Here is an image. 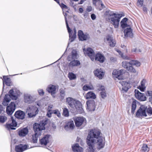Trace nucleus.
Wrapping results in <instances>:
<instances>
[{"label":"nucleus","instance_id":"obj_1","mask_svg":"<svg viewBox=\"0 0 152 152\" xmlns=\"http://www.w3.org/2000/svg\"><path fill=\"white\" fill-rule=\"evenodd\" d=\"M100 134L101 132L98 130H93L90 131L87 138L86 142L88 146L86 149L87 152H94L96 149V144L97 145L98 149L104 147V140Z\"/></svg>","mask_w":152,"mask_h":152},{"label":"nucleus","instance_id":"obj_2","mask_svg":"<svg viewBox=\"0 0 152 152\" xmlns=\"http://www.w3.org/2000/svg\"><path fill=\"white\" fill-rule=\"evenodd\" d=\"M66 102L71 108H76L78 113H81L83 112V110L82 107V105L80 101L69 97L67 98Z\"/></svg>","mask_w":152,"mask_h":152},{"label":"nucleus","instance_id":"obj_3","mask_svg":"<svg viewBox=\"0 0 152 152\" xmlns=\"http://www.w3.org/2000/svg\"><path fill=\"white\" fill-rule=\"evenodd\" d=\"M65 17V19L66 25V27L68 30V31L69 34V40L70 42H72L74 41L75 39L76 38V28H74V31H72V30L69 27L66 16L67 14L66 13H63Z\"/></svg>","mask_w":152,"mask_h":152},{"label":"nucleus","instance_id":"obj_4","mask_svg":"<svg viewBox=\"0 0 152 152\" xmlns=\"http://www.w3.org/2000/svg\"><path fill=\"white\" fill-rule=\"evenodd\" d=\"M111 16H112L110 18L111 23L115 28H118L119 26V21L122 17V15L121 14H116L113 13Z\"/></svg>","mask_w":152,"mask_h":152},{"label":"nucleus","instance_id":"obj_5","mask_svg":"<svg viewBox=\"0 0 152 152\" xmlns=\"http://www.w3.org/2000/svg\"><path fill=\"white\" fill-rule=\"evenodd\" d=\"M45 124L43 122H41L39 124L35 123L34 124L33 129L36 135H41L42 131L45 129Z\"/></svg>","mask_w":152,"mask_h":152},{"label":"nucleus","instance_id":"obj_6","mask_svg":"<svg viewBox=\"0 0 152 152\" xmlns=\"http://www.w3.org/2000/svg\"><path fill=\"white\" fill-rule=\"evenodd\" d=\"M26 111L28 113V115L29 117L32 118L38 113V110L34 106H31L27 108Z\"/></svg>","mask_w":152,"mask_h":152},{"label":"nucleus","instance_id":"obj_7","mask_svg":"<svg viewBox=\"0 0 152 152\" xmlns=\"http://www.w3.org/2000/svg\"><path fill=\"white\" fill-rule=\"evenodd\" d=\"M17 125V123L16 121L13 118L11 117L8 123L5 125V127L8 130L15 129V128L14 127H16Z\"/></svg>","mask_w":152,"mask_h":152},{"label":"nucleus","instance_id":"obj_8","mask_svg":"<svg viewBox=\"0 0 152 152\" xmlns=\"http://www.w3.org/2000/svg\"><path fill=\"white\" fill-rule=\"evenodd\" d=\"M122 66L123 67L126 68L130 72L135 73L136 72L135 69L126 61H124L122 62Z\"/></svg>","mask_w":152,"mask_h":152},{"label":"nucleus","instance_id":"obj_9","mask_svg":"<svg viewBox=\"0 0 152 152\" xmlns=\"http://www.w3.org/2000/svg\"><path fill=\"white\" fill-rule=\"evenodd\" d=\"M84 53L86 54L89 56L91 60L93 61L95 59V53L94 51L91 48H88L86 50H85V49H83Z\"/></svg>","mask_w":152,"mask_h":152},{"label":"nucleus","instance_id":"obj_10","mask_svg":"<svg viewBox=\"0 0 152 152\" xmlns=\"http://www.w3.org/2000/svg\"><path fill=\"white\" fill-rule=\"evenodd\" d=\"M15 104L14 102H11L10 105L7 107L6 112L9 115H11L15 110Z\"/></svg>","mask_w":152,"mask_h":152},{"label":"nucleus","instance_id":"obj_11","mask_svg":"<svg viewBox=\"0 0 152 152\" xmlns=\"http://www.w3.org/2000/svg\"><path fill=\"white\" fill-rule=\"evenodd\" d=\"M76 126L77 127L81 126L86 120L83 117H76L74 119Z\"/></svg>","mask_w":152,"mask_h":152},{"label":"nucleus","instance_id":"obj_12","mask_svg":"<svg viewBox=\"0 0 152 152\" xmlns=\"http://www.w3.org/2000/svg\"><path fill=\"white\" fill-rule=\"evenodd\" d=\"M134 92L135 96L136 99L141 101H144L146 100V97L138 90L135 89Z\"/></svg>","mask_w":152,"mask_h":152},{"label":"nucleus","instance_id":"obj_13","mask_svg":"<svg viewBox=\"0 0 152 152\" xmlns=\"http://www.w3.org/2000/svg\"><path fill=\"white\" fill-rule=\"evenodd\" d=\"M87 109L89 111H94L95 109V102L94 100H88L86 102Z\"/></svg>","mask_w":152,"mask_h":152},{"label":"nucleus","instance_id":"obj_14","mask_svg":"<svg viewBox=\"0 0 152 152\" xmlns=\"http://www.w3.org/2000/svg\"><path fill=\"white\" fill-rule=\"evenodd\" d=\"M78 36L80 40L81 41L86 40L89 39V36L88 34H84L81 30H79L78 31Z\"/></svg>","mask_w":152,"mask_h":152},{"label":"nucleus","instance_id":"obj_15","mask_svg":"<svg viewBox=\"0 0 152 152\" xmlns=\"http://www.w3.org/2000/svg\"><path fill=\"white\" fill-rule=\"evenodd\" d=\"M124 33L125 37L132 38L133 37V34L130 26L124 29Z\"/></svg>","mask_w":152,"mask_h":152},{"label":"nucleus","instance_id":"obj_16","mask_svg":"<svg viewBox=\"0 0 152 152\" xmlns=\"http://www.w3.org/2000/svg\"><path fill=\"white\" fill-rule=\"evenodd\" d=\"M95 75L99 79H102L104 75V72L101 69H97L94 72Z\"/></svg>","mask_w":152,"mask_h":152},{"label":"nucleus","instance_id":"obj_17","mask_svg":"<svg viewBox=\"0 0 152 152\" xmlns=\"http://www.w3.org/2000/svg\"><path fill=\"white\" fill-rule=\"evenodd\" d=\"M56 88L57 87L56 86L50 85L48 86L47 90L49 93L51 94V95L53 97H55L54 95L56 93Z\"/></svg>","mask_w":152,"mask_h":152},{"label":"nucleus","instance_id":"obj_18","mask_svg":"<svg viewBox=\"0 0 152 152\" xmlns=\"http://www.w3.org/2000/svg\"><path fill=\"white\" fill-rule=\"evenodd\" d=\"M27 146L26 145H23L20 144L16 146L15 150L17 152H22L27 148Z\"/></svg>","mask_w":152,"mask_h":152},{"label":"nucleus","instance_id":"obj_19","mask_svg":"<svg viewBox=\"0 0 152 152\" xmlns=\"http://www.w3.org/2000/svg\"><path fill=\"white\" fill-rule=\"evenodd\" d=\"M77 54L76 50H73L72 51L71 55L69 56L67 58L68 61H71L77 59Z\"/></svg>","mask_w":152,"mask_h":152},{"label":"nucleus","instance_id":"obj_20","mask_svg":"<svg viewBox=\"0 0 152 152\" xmlns=\"http://www.w3.org/2000/svg\"><path fill=\"white\" fill-rule=\"evenodd\" d=\"M95 58L96 61H97L101 63H103L105 59L104 56L102 54L99 53H98L96 55Z\"/></svg>","mask_w":152,"mask_h":152},{"label":"nucleus","instance_id":"obj_21","mask_svg":"<svg viewBox=\"0 0 152 152\" xmlns=\"http://www.w3.org/2000/svg\"><path fill=\"white\" fill-rule=\"evenodd\" d=\"M25 115V113L21 110H18L16 112L15 114V115L17 118L22 120L24 118Z\"/></svg>","mask_w":152,"mask_h":152},{"label":"nucleus","instance_id":"obj_22","mask_svg":"<svg viewBox=\"0 0 152 152\" xmlns=\"http://www.w3.org/2000/svg\"><path fill=\"white\" fill-rule=\"evenodd\" d=\"M106 39L107 41L108 42L109 45L112 47H114L115 46L116 43L114 39L111 36L107 35L106 36Z\"/></svg>","mask_w":152,"mask_h":152},{"label":"nucleus","instance_id":"obj_23","mask_svg":"<svg viewBox=\"0 0 152 152\" xmlns=\"http://www.w3.org/2000/svg\"><path fill=\"white\" fill-rule=\"evenodd\" d=\"M136 114L137 117H138L142 116H147L145 110L142 109L140 107L137 110Z\"/></svg>","mask_w":152,"mask_h":152},{"label":"nucleus","instance_id":"obj_24","mask_svg":"<svg viewBox=\"0 0 152 152\" xmlns=\"http://www.w3.org/2000/svg\"><path fill=\"white\" fill-rule=\"evenodd\" d=\"M128 19L126 18H124L120 23L121 26L122 28H124L126 27H130V25L127 23Z\"/></svg>","mask_w":152,"mask_h":152},{"label":"nucleus","instance_id":"obj_25","mask_svg":"<svg viewBox=\"0 0 152 152\" xmlns=\"http://www.w3.org/2000/svg\"><path fill=\"white\" fill-rule=\"evenodd\" d=\"M28 129L27 128H23L18 131V134L20 136H25L28 133Z\"/></svg>","mask_w":152,"mask_h":152},{"label":"nucleus","instance_id":"obj_26","mask_svg":"<svg viewBox=\"0 0 152 152\" xmlns=\"http://www.w3.org/2000/svg\"><path fill=\"white\" fill-rule=\"evenodd\" d=\"M72 150L74 152H82L83 148L77 144H75L72 146Z\"/></svg>","mask_w":152,"mask_h":152},{"label":"nucleus","instance_id":"obj_27","mask_svg":"<svg viewBox=\"0 0 152 152\" xmlns=\"http://www.w3.org/2000/svg\"><path fill=\"white\" fill-rule=\"evenodd\" d=\"M50 136L47 135L40 140V143L43 145H46L49 142V139Z\"/></svg>","mask_w":152,"mask_h":152},{"label":"nucleus","instance_id":"obj_28","mask_svg":"<svg viewBox=\"0 0 152 152\" xmlns=\"http://www.w3.org/2000/svg\"><path fill=\"white\" fill-rule=\"evenodd\" d=\"M85 97L86 99H94L96 98V96L95 94L92 92L89 91L86 94Z\"/></svg>","mask_w":152,"mask_h":152},{"label":"nucleus","instance_id":"obj_29","mask_svg":"<svg viewBox=\"0 0 152 152\" xmlns=\"http://www.w3.org/2000/svg\"><path fill=\"white\" fill-rule=\"evenodd\" d=\"M124 73V70L123 69H121L119 71L114 70L113 72V74L116 77L119 78V77L123 75Z\"/></svg>","mask_w":152,"mask_h":152},{"label":"nucleus","instance_id":"obj_30","mask_svg":"<svg viewBox=\"0 0 152 152\" xmlns=\"http://www.w3.org/2000/svg\"><path fill=\"white\" fill-rule=\"evenodd\" d=\"M9 94H7L6 95H9L10 97V99L12 98V99L16 100L17 99L18 97L17 94L14 93L13 89L10 90L9 92Z\"/></svg>","mask_w":152,"mask_h":152},{"label":"nucleus","instance_id":"obj_31","mask_svg":"<svg viewBox=\"0 0 152 152\" xmlns=\"http://www.w3.org/2000/svg\"><path fill=\"white\" fill-rule=\"evenodd\" d=\"M75 127L74 122L72 121H70L68 122L64 126L65 129L66 130H68L69 128L72 129Z\"/></svg>","mask_w":152,"mask_h":152},{"label":"nucleus","instance_id":"obj_32","mask_svg":"<svg viewBox=\"0 0 152 152\" xmlns=\"http://www.w3.org/2000/svg\"><path fill=\"white\" fill-rule=\"evenodd\" d=\"M122 85V89L126 91L129 89V84L125 81H122L119 82Z\"/></svg>","mask_w":152,"mask_h":152},{"label":"nucleus","instance_id":"obj_33","mask_svg":"<svg viewBox=\"0 0 152 152\" xmlns=\"http://www.w3.org/2000/svg\"><path fill=\"white\" fill-rule=\"evenodd\" d=\"M10 96L9 95H5L2 104L4 106H7L8 104V103L10 101Z\"/></svg>","mask_w":152,"mask_h":152},{"label":"nucleus","instance_id":"obj_34","mask_svg":"<svg viewBox=\"0 0 152 152\" xmlns=\"http://www.w3.org/2000/svg\"><path fill=\"white\" fill-rule=\"evenodd\" d=\"M69 63V66L70 67H72L77 66L80 64V61L78 60H72Z\"/></svg>","mask_w":152,"mask_h":152},{"label":"nucleus","instance_id":"obj_35","mask_svg":"<svg viewBox=\"0 0 152 152\" xmlns=\"http://www.w3.org/2000/svg\"><path fill=\"white\" fill-rule=\"evenodd\" d=\"M32 97L28 94H25L24 96V100L25 102L28 103H31L32 102Z\"/></svg>","mask_w":152,"mask_h":152},{"label":"nucleus","instance_id":"obj_36","mask_svg":"<svg viewBox=\"0 0 152 152\" xmlns=\"http://www.w3.org/2000/svg\"><path fill=\"white\" fill-rule=\"evenodd\" d=\"M131 65H135L137 66H139L141 65L140 63L137 60H132L128 62Z\"/></svg>","mask_w":152,"mask_h":152},{"label":"nucleus","instance_id":"obj_37","mask_svg":"<svg viewBox=\"0 0 152 152\" xmlns=\"http://www.w3.org/2000/svg\"><path fill=\"white\" fill-rule=\"evenodd\" d=\"M150 148L148 147L146 144H143L140 150V152H148Z\"/></svg>","mask_w":152,"mask_h":152},{"label":"nucleus","instance_id":"obj_38","mask_svg":"<svg viewBox=\"0 0 152 152\" xmlns=\"http://www.w3.org/2000/svg\"><path fill=\"white\" fill-rule=\"evenodd\" d=\"M145 81H146L145 80H143L141 82V86H139L140 89L141 91H143L145 89Z\"/></svg>","mask_w":152,"mask_h":152},{"label":"nucleus","instance_id":"obj_39","mask_svg":"<svg viewBox=\"0 0 152 152\" xmlns=\"http://www.w3.org/2000/svg\"><path fill=\"white\" fill-rule=\"evenodd\" d=\"M83 89L84 91H87L89 90H93L94 89V88L92 86H88L85 85L83 86Z\"/></svg>","mask_w":152,"mask_h":152},{"label":"nucleus","instance_id":"obj_40","mask_svg":"<svg viewBox=\"0 0 152 152\" xmlns=\"http://www.w3.org/2000/svg\"><path fill=\"white\" fill-rule=\"evenodd\" d=\"M3 82H4L7 85L9 86L10 81V79L7 77L5 76H3Z\"/></svg>","mask_w":152,"mask_h":152},{"label":"nucleus","instance_id":"obj_41","mask_svg":"<svg viewBox=\"0 0 152 152\" xmlns=\"http://www.w3.org/2000/svg\"><path fill=\"white\" fill-rule=\"evenodd\" d=\"M68 77L70 80H74L76 78V75L72 72H69V73Z\"/></svg>","mask_w":152,"mask_h":152},{"label":"nucleus","instance_id":"obj_42","mask_svg":"<svg viewBox=\"0 0 152 152\" xmlns=\"http://www.w3.org/2000/svg\"><path fill=\"white\" fill-rule=\"evenodd\" d=\"M40 135H35V133L34 135H32V141L34 143H36L37 142L38 136Z\"/></svg>","mask_w":152,"mask_h":152},{"label":"nucleus","instance_id":"obj_43","mask_svg":"<svg viewBox=\"0 0 152 152\" xmlns=\"http://www.w3.org/2000/svg\"><path fill=\"white\" fill-rule=\"evenodd\" d=\"M7 120V117L4 115H0V123H4Z\"/></svg>","mask_w":152,"mask_h":152},{"label":"nucleus","instance_id":"obj_44","mask_svg":"<svg viewBox=\"0 0 152 152\" xmlns=\"http://www.w3.org/2000/svg\"><path fill=\"white\" fill-rule=\"evenodd\" d=\"M59 4L61 6V7L62 8V9H65V11L67 12H69V7H68L66 5L64 4L63 3L60 4V3Z\"/></svg>","mask_w":152,"mask_h":152},{"label":"nucleus","instance_id":"obj_45","mask_svg":"<svg viewBox=\"0 0 152 152\" xmlns=\"http://www.w3.org/2000/svg\"><path fill=\"white\" fill-rule=\"evenodd\" d=\"M136 107V102L134 101L132 103V113L134 114V113Z\"/></svg>","mask_w":152,"mask_h":152},{"label":"nucleus","instance_id":"obj_46","mask_svg":"<svg viewBox=\"0 0 152 152\" xmlns=\"http://www.w3.org/2000/svg\"><path fill=\"white\" fill-rule=\"evenodd\" d=\"M63 115L65 117H68L69 116V112L68 109L64 108L63 111Z\"/></svg>","mask_w":152,"mask_h":152},{"label":"nucleus","instance_id":"obj_47","mask_svg":"<svg viewBox=\"0 0 152 152\" xmlns=\"http://www.w3.org/2000/svg\"><path fill=\"white\" fill-rule=\"evenodd\" d=\"M53 113L56 115L58 117L61 116V113L58 110H55L53 111Z\"/></svg>","mask_w":152,"mask_h":152},{"label":"nucleus","instance_id":"obj_48","mask_svg":"<svg viewBox=\"0 0 152 152\" xmlns=\"http://www.w3.org/2000/svg\"><path fill=\"white\" fill-rule=\"evenodd\" d=\"M143 0H138L137 3V5L139 7H141L143 4Z\"/></svg>","mask_w":152,"mask_h":152},{"label":"nucleus","instance_id":"obj_49","mask_svg":"<svg viewBox=\"0 0 152 152\" xmlns=\"http://www.w3.org/2000/svg\"><path fill=\"white\" fill-rule=\"evenodd\" d=\"M147 95L150 96L149 98V101L152 99V91H148Z\"/></svg>","mask_w":152,"mask_h":152},{"label":"nucleus","instance_id":"obj_50","mask_svg":"<svg viewBox=\"0 0 152 152\" xmlns=\"http://www.w3.org/2000/svg\"><path fill=\"white\" fill-rule=\"evenodd\" d=\"M121 56L123 59L124 60H130L131 59L129 57L126 55H124L123 54H122V56Z\"/></svg>","mask_w":152,"mask_h":152},{"label":"nucleus","instance_id":"obj_51","mask_svg":"<svg viewBox=\"0 0 152 152\" xmlns=\"http://www.w3.org/2000/svg\"><path fill=\"white\" fill-rule=\"evenodd\" d=\"M101 97L103 98H104L106 96V94L104 91H102L100 93Z\"/></svg>","mask_w":152,"mask_h":152},{"label":"nucleus","instance_id":"obj_52","mask_svg":"<svg viewBox=\"0 0 152 152\" xmlns=\"http://www.w3.org/2000/svg\"><path fill=\"white\" fill-rule=\"evenodd\" d=\"M53 113V112L51 110H49L48 112L47 115L49 117H51V115L52 113Z\"/></svg>","mask_w":152,"mask_h":152},{"label":"nucleus","instance_id":"obj_53","mask_svg":"<svg viewBox=\"0 0 152 152\" xmlns=\"http://www.w3.org/2000/svg\"><path fill=\"white\" fill-rule=\"evenodd\" d=\"M101 1L100 0H93V3L96 6L97 4L98 3H101Z\"/></svg>","mask_w":152,"mask_h":152},{"label":"nucleus","instance_id":"obj_54","mask_svg":"<svg viewBox=\"0 0 152 152\" xmlns=\"http://www.w3.org/2000/svg\"><path fill=\"white\" fill-rule=\"evenodd\" d=\"M101 1L100 0H93V3L96 6L97 4L98 3H101Z\"/></svg>","mask_w":152,"mask_h":152},{"label":"nucleus","instance_id":"obj_55","mask_svg":"<svg viewBox=\"0 0 152 152\" xmlns=\"http://www.w3.org/2000/svg\"><path fill=\"white\" fill-rule=\"evenodd\" d=\"M65 93L64 91H61L60 92V96L61 97V99H63L65 96Z\"/></svg>","mask_w":152,"mask_h":152},{"label":"nucleus","instance_id":"obj_56","mask_svg":"<svg viewBox=\"0 0 152 152\" xmlns=\"http://www.w3.org/2000/svg\"><path fill=\"white\" fill-rule=\"evenodd\" d=\"M39 94L40 95L43 96L44 94V92L42 89H39L38 90Z\"/></svg>","mask_w":152,"mask_h":152},{"label":"nucleus","instance_id":"obj_57","mask_svg":"<svg viewBox=\"0 0 152 152\" xmlns=\"http://www.w3.org/2000/svg\"><path fill=\"white\" fill-rule=\"evenodd\" d=\"M147 111L148 113L152 114V109L151 107H148L147 110Z\"/></svg>","mask_w":152,"mask_h":152},{"label":"nucleus","instance_id":"obj_58","mask_svg":"<svg viewBox=\"0 0 152 152\" xmlns=\"http://www.w3.org/2000/svg\"><path fill=\"white\" fill-rule=\"evenodd\" d=\"M91 18L93 20H94L96 18V16L94 14H93L91 15Z\"/></svg>","mask_w":152,"mask_h":152},{"label":"nucleus","instance_id":"obj_59","mask_svg":"<svg viewBox=\"0 0 152 152\" xmlns=\"http://www.w3.org/2000/svg\"><path fill=\"white\" fill-rule=\"evenodd\" d=\"M92 9V7L91 6L88 7L86 9V10L87 11L89 12L91 11Z\"/></svg>","mask_w":152,"mask_h":152},{"label":"nucleus","instance_id":"obj_60","mask_svg":"<svg viewBox=\"0 0 152 152\" xmlns=\"http://www.w3.org/2000/svg\"><path fill=\"white\" fill-rule=\"evenodd\" d=\"M115 50L116 51L118 52L119 53V54L120 55H121V56H122V54H123L122 52L119 50L117 49H115Z\"/></svg>","mask_w":152,"mask_h":152},{"label":"nucleus","instance_id":"obj_61","mask_svg":"<svg viewBox=\"0 0 152 152\" xmlns=\"http://www.w3.org/2000/svg\"><path fill=\"white\" fill-rule=\"evenodd\" d=\"M99 90H101L102 91H104V86H102L99 89Z\"/></svg>","mask_w":152,"mask_h":152},{"label":"nucleus","instance_id":"obj_62","mask_svg":"<svg viewBox=\"0 0 152 152\" xmlns=\"http://www.w3.org/2000/svg\"><path fill=\"white\" fill-rule=\"evenodd\" d=\"M3 108L1 105H0V114L2 113L3 111Z\"/></svg>","mask_w":152,"mask_h":152},{"label":"nucleus","instance_id":"obj_63","mask_svg":"<svg viewBox=\"0 0 152 152\" xmlns=\"http://www.w3.org/2000/svg\"><path fill=\"white\" fill-rule=\"evenodd\" d=\"M79 10L80 13H82L83 11V9L81 8H79Z\"/></svg>","mask_w":152,"mask_h":152},{"label":"nucleus","instance_id":"obj_64","mask_svg":"<svg viewBox=\"0 0 152 152\" xmlns=\"http://www.w3.org/2000/svg\"><path fill=\"white\" fill-rule=\"evenodd\" d=\"M88 15V13L87 12H86L84 14V16L86 18L87 17Z\"/></svg>","mask_w":152,"mask_h":152}]
</instances>
